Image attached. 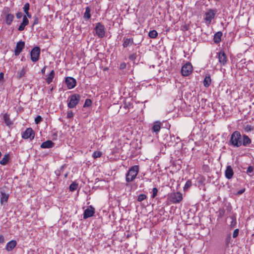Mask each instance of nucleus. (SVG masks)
Listing matches in <instances>:
<instances>
[{
    "mask_svg": "<svg viewBox=\"0 0 254 254\" xmlns=\"http://www.w3.org/2000/svg\"><path fill=\"white\" fill-rule=\"evenodd\" d=\"M80 95L78 94H73L68 97L69 102L67 103L68 108L72 109L75 108L79 103L80 100Z\"/></svg>",
    "mask_w": 254,
    "mask_h": 254,
    "instance_id": "7ed1b4c3",
    "label": "nucleus"
},
{
    "mask_svg": "<svg viewBox=\"0 0 254 254\" xmlns=\"http://www.w3.org/2000/svg\"><path fill=\"white\" fill-rule=\"evenodd\" d=\"M126 66V64H121V67L123 68Z\"/></svg>",
    "mask_w": 254,
    "mask_h": 254,
    "instance_id": "69168bd1",
    "label": "nucleus"
},
{
    "mask_svg": "<svg viewBox=\"0 0 254 254\" xmlns=\"http://www.w3.org/2000/svg\"><path fill=\"white\" fill-rule=\"evenodd\" d=\"M53 90V87H52L50 89V91L52 92Z\"/></svg>",
    "mask_w": 254,
    "mask_h": 254,
    "instance_id": "338daca9",
    "label": "nucleus"
},
{
    "mask_svg": "<svg viewBox=\"0 0 254 254\" xmlns=\"http://www.w3.org/2000/svg\"><path fill=\"white\" fill-rule=\"evenodd\" d=\"M73 117V113L72 111L68 110L67 111V118L68 119H71Z\"/></svg>",
    "mask_w": 254,
    "mask_h": 254,
    "instance_id": "37998d69",
    "label": "nucleus"
},
{
    "mask_svg": "<svg viewBox=\"0 0 254 254\" xmlns=\"http://www.w3.org/2000/svg\"><path fill=\"white\" fill-rule=\"evenodd\" d=\"M9 161V155L8 154H5L2 159L0 161V164L1 165H6Z\"/></svg>",
    "mask_w": 254,
    "mask_h": 254,
    "instance_id": "5701e85b",
    "label": "nucleus"
},
{
    "mask_svg": "<svg viewBox=\"0 0 254 254\" xmlns=\"http://www.w3.org/2000/svg\"><path fill=\"white\" fill-rule=\"evenodd\" d=\"M10 9L8 7H5L2 13L5 16V22L8 25H10L14 18V15L9 13Z\"/></svg>",
    "mask_w": 254,
    "mask_h": 254,
    "instance_id": "423d86ee",
    "label": "nucleus"
},
{
    "mask_svg": "<svg viewBox=\"0 0 254 254\" xmlns=\"http://www.w3.org/2000/svg\"><path fill=\"white\" fill-rule=\"evenodd\" d=\"M22 23L26 26L29 24V20L26 15L23 16Z\"/></svg>",
    "mask_w": 254,
    "mask_h": 254,
    "instance_id": "a19ab883",
    "label": "nucleus"
},
{
    "mask_svg": "<svg viewBox=\"0 0 254 254\" xmlns=\"http://www.w3.org/2000/svg\"><path fill=\"white\" fill-rule=\"evenodd\" d=\"M191 185V182L190 181L188 180L186 183L185 186L184 187V190L186 191Z\"/></svg>",
    "mask_w": 254,
    "mask_h": 254,
    "instance_id": "e433bc0d",
    "label": "nucleus"
},
{
    "mask_svg": "<svg viewBox=\"0 0 254 254\" xmlns=\"http://www.w3.org/2000/svg\"><path fill=\"white\" fill-rule=\"evenodd\" d=\"M217 55L219 63L221 65H224L228 61L226 54L223 51H221Z\"/></svg>",
    "mask_w": 254,
    "mask_h": 254,
    "instance_id": "f8f14e48",
    "label": "nucleus"
},
{
    "mask_svg": "<svg viewBox=\"0 0 254 254\" xmlns=\"http://www.w3.org/2000/svg\"><path fill=\"white\" fill-rule=\"evenodd\" d=\"M222 36V32L221 31L217 32L214 35L213 41L216 44H219L221 41V37Z\"/></svg>",
    "mask_w": 254,
    "mask_h": 254,
    "instance_id": "412c9836",
    "label": "nucleus"
},
{
    "mask_svg": "<svg viewBox=\"0 0 254 254\" xmlns=\"http://www.w3.org/2000/svg\"><path fill=\"white\" fill-rule=\"evenodd\" d=\"M65 83L68 89L74 88L76 85V80L72 77L68 76L65 78Z\"/></svg>",
    "mask_w": 254,
    "mask_h": 254,
    "instance_id": "9d476101",
    "label": "nucleus"
},
{
    "mask_svg": "<svg viewBox=\"0 0 254 254\" xmlns=\"http://www.w3.org/2000/svg\"><path fill=\"white\" fill-rule=\"evenodd\" d=\"M92 105V101L89 99H87L85 100V103L83 105V107H90Z\"/></svg>",
    "mask_w": 254,
    "mask_h": 254,
    "instance_id": "c9c22d12",
    "label": "nucleus"
},
{
    "mask_svg": "<svg viewBox=\"0 0 254 254\" xmlns=\"http://www.w3.org/2000/svg\"><path fill=\"white\" fill-rule=\"evenodd\" d=\"M34 136L35 132L31 127L26 128L22 133V137L25 139L29 138L31 140L34 139Z\"/></svg>",
    "mask_w": 254,
    "mask_h": 254,
    "instance_id": "1a4fd4ad",
    "label": "nucleus"
},
{
    "mask_svg": "<svg viewBox=\"0 0 254 254\" xmlns=\"http://www.w3.org/2000/svg\"><path fill=\"white\" fill-rule=\"evenodd\" d=\"M47 65H45L41 69V73L42 74H44L45 73V71H46V67H47Z\"/></svg>",
    "mask_w": 254,
    "mask_h": 254,
    "instance_id": "4d7b16f0",
    "label": "nucleus"
},
{
    "mask_svg": "<svg viewBox=\"0 0 254 254\" xmlns=\"http://www.w3.org/2000/svg\"><path fill=\"white\" fill-rule=\"evenodd\" d=\"M182 199V194L179 192H176V203L180 202Z\"/></svg>",
    "mask_w": 254,
    "mask_h": 254,
    "instance_id": "c756f323",
    "label": "nucleus"
},
{
    "mask_svg": "<svg viewBox=\"0 0 254 254\" xmlns=\"http://www.w3.org/2000/svg\"><path fill=\"white\" fill-rule=\"evenodd\" d=\"M30 8V4L28 2H27L24 4V6L23 7V9L24 12H27L29 11Z\"/></svg>",
    "mask_w": 254,
    "mask_h": 254,
    "instance_id": "4c0bfd02",
    "label": "nucleus"
},
{
    "mask_svg": "<svg viewBox=\"0 0 254 254\" xmlns=\"http://www.w3.org/2000/svg\"><path fill=\"white\" fill-rule=\"evenodd\" d=\"M218 212H219L218 217L219 218H221L224 216V214L225 213V210L224 208H220L219 209Z\"/></svg>",
    "mask_w": 254,
    "mask_h": 254,
    "instance_id": "72a5a7b5",
    "label": "nucleus"
},
{
    "mask_svg": "<svg viewBox=\"0 0 254 254\" xmlns=\"http://www.w3.org/2000/svg\"><path fill=\"white\" fill-rule=\"evenodd\" d=\"M234 175V171L232 167L228 165L226 167V169L225 171V176L227 179H231L232 178Z\"/></svg>",
    "mask_w": 254,
    "mask_h": 254,
    "instance_id": "2eb2a0df",
    "label": "nucleus"
},
{
    "mask_svg": "<svg viewBox=\"0 0 254 254\" xmlns=\"http://www.w3.org/2000/svg\"><path fill=\"white\" fill-rule=\"evenodd\" d=\"M25 46V42L24 41H19L17 43L16 46L14 49V54L15 56H18L22 51Z\"/></svg>",
    "mask_w": 254,
    "mask_h": 254,
    "instance_id": "ddd939ff",
    "label": "nucleus"
},
{
    "mask_svg": "<svg viewBox=\"0 0 254 254\" xmlns=\"http://www.w3.org/2000/svg\"><path fill=\"white\" fill-rule=\"evenodd\" d=\"M170 200L172 202L175 203V193H171Z\"/></svg>",
    "mask_w": 254,
    "mask_h": 254,
    "instance_id": "6e6d98bb",
    "label": "nucleus"
},
{
    "mask_svg": "<svg viewBox=\"0 0 254 254\" xmlns=\"http://www.w3.org/2000/svg\"><path fill=\"white\" fill-rule=\"evenodd\" d=\"M231 209H232V208H231V206H228L227 207V210L228 212H230V211L231 210Z\"/></svg>",
    "mask_w": 254,
    "mask_h": 254,
    "instance_id": "e2e57ef3",
    "label": "nucleus"
},
{
    "mask_svg": "<svg viewBox=\"0 0 254 254\" xmlns=\"http://www.w3.org/2000/svg\"><path fill=\"white\" fill-rule=\"evenodd\" d=\"M158 36V32L155 30H152L149 31L148 33V36L150 38H156Z\"/></svg>",
    "mask_w": 254,
    "mask_h": 254,
    "instance_id": "c85d7f7f",
    "label": "nucleus"
},
{
    "mask_svg": "<svg viewBox=\"0 0 254 254\" xmlns=\"http://www.w3.org/2000/svg\"><path fill=\"white\" fill-rule=\"evenodd\" d=\"M25 26L26 25L21 23L19 26L18 30L20 31H23L24 29Z\"/></svg>",
    "mask_w": 254,
    "mask_h": 254,
    "instance_id": "de8ad7c7",
    "label": "nucleus"
},
{
    "mask_svg": "<svg viewBox=\"0 0 254 254\" xmlns=\"http://www.w3.org/2000/svg\"><path fill=\"white\" fill-rule=\"evenodd\" d=\"M254 171V167L252 166H249L246 171V173L248 174H250V173H252Z\"/></svg>",
    "mask_w": 254,
    "mask_h": 254,
    "instance_id": "c03bdc74",
    "label": "nucleus"
},
{
    "mask_svg": "<svg viewBox=\"0 0 254 254\" xmlns=\"http://www.w3.org/2000/svg\"><path fill=\"white\" fill-rule=\"evenodd\" d=\"M244 129L245 132H248L253 130L254 129V127L251 125H247L244 126Z\"/></svg>",
    "mask_w": 254,
    "mask_h": 254,
    "instance_id": "7c9ffc66",
    "label": "nucleus"
},
{
    "mask_svg": "<svg viewBox=\"0 0 254 254\" xmlns=\"http://www.w3.org/2000/svg\"><path fill=\"white\" fill-rule=\"evenodd\" d=\"M173 29L170 28V27H166L164 31L166 32V34H167L168 32H170V31L173 32Z\"/></svg>",
    "mask_w": 254,
    "mask_h": 254,
    "instance_id": "3c124183",
    "label": "nucleus"
},
{
    "mask_svg": "<svg viewBox=\"0 0 254 254\" xmlns=\"http://www.w3.org/2000/svg\"><path fill=\"white\" fill-rule=\"evenodd\" d=\"M55 76V72L54 70H52L48 74L47 77L45 78L46 82L49 84H50L52 81L53 80Z\"/></svg>",
    "mask_w": 254,
    "mask_h": 254,
    "instance_id": "6ab92c4d",
    "label": "nucleus"
},
{
    "mask_svg": "<svg viewBox=\"0 0 254 254\" xmlns=\"http://www.w3.org/2000/svg\"><path fill=\"white\" fill-rule=\"evenodd\" d=\"M181 29L183 31H187L189 29V27H188V26L186 24L184 25H183L182 27H181Z\"/></svg>",
    "mask_w": 254,
    "mask_h": 254,
    "instance_id": "5fc2aeb1",
    "label": "nucleus"
},
{
    "mask_svg": "<svg viewBox=\"0 0 254 254\" xmlns=\"http://www.w3.org/2000/svg\"><path fill=\"white\" fill-rule=\"evenodd\" d=\"M34 22H33V26L35 25H37L39 23V18L37 16H35L34 17Z\"/></svg>",
    "mask_w": 254,
    "mask_h": 254,
    "instance_id": "09e8293b",
    "label": "nucleus"
},
{
    "mask_svg": "<svg viewBox=\"0 0 254 254\" xmlns=\"http://www.w3.org/2000/svg\"><path fill=\"white\" fill-rule=\"evenodd\" d=\"M158 189L156 188H154L152 189V194L151 195L152 198H154L157 195Z\"/></svg>",
    "mask_w": 254,
    "mask_h": 254,
    "instance_id": "58836bf2",
    "label": "nucleus"
},
{
    "mask_svg": "<svg viewBox=\"0 0 254 254\" xmlns=\"http://www.w3.org/2000/svg\"><path fill=\"white\" fill-rule=\"evenodd\" d=\"M139 172V166L138 165H134L132 166L126 175V180L127 182L129 183L133 181Z\"/></svg>",
    "mask_w": 254,
    "mask_h": 254,
    "instance_id": "f03ea898",
    "label": "nucleus"
},
{
    "mask_svg": "<svg viewBox=\"0 0 254 254\" xmlns=\"http://www.w3.org/2000/svg\"><path fill=\"white\" fill-rule=\"evenodd\" d=\"M94 213L95 208L92 205H90L84 210L83 218L84 219H86L93 216Z\"/></svg>",
    "mask_w": 254,
    "mask_h": 254,
    "instance_id": "9b49d317",
    "label": "nucleus"
},
{
    "mask_svg": "<svg viewBox=\"0 0 254 254\" xmlns=\"http://www.w3.org/2000/svg\"><path fill=\"white\" fill-rule=\"evenodd\" d=\"M9 195L4 192H1L0 202L2 203L3 202H6L8 199Z\"/></svg>",
    "mask_w": 254,
    "mask_h": 254,
    "instance_id": "bb28decb",
    "label": "nucleus"
},
{
    "mask_svg": "<svg viewBox=\"0 0 254 254\" xmlns=\"http://www.w3.org/2000/svg\"><path fill=\"white\" fill-rule=\"evenodd\" d=\"M231 234H229L227 235L225 240V243L226 246H228V245L231 243Z\"/></svg>",
    "mask_w": 254,
    "mask_h": 254,
    "instance_id": "473e14b6",
    "label": "nucleus"
},
{
    "mask_svg": "<svg viewBox=\"0 0 254 254\" xmlns=\"http://www.w3.org/2000/svg\"><path fill=\"white\" fill-rule=\"evenodd\" d=\"M17 242L15 240H11L8 242L5 246V250L7 252H10L16 247Z\"/></svg>",
    "mask_w": 254,
    "mask_h": 254,
    "instance_id": "f3484780",
    "label": "nucleus"
},
{
    "mask_svg": "<svg viewBox=\"0 0 254 254\" xmlns=\"http://www.w3.org/2000/svg\"><path fill=\"white\" fill-rule=\"evenodd\" d=\"M181 139L179 137H177L176 138V144H177L179 142H180L181 141Z\"/></svg>",
    "mask_w": 254,
    "mask_h": 254,
    "instance_id": "052dcab7",
    "label": "nucleus"
},
{
    "mask_svg": "<svg viewBox=\"0 0 254 254\" xmlns=\"http://www.w3.org/2000/svg\"><path fill=\"white\" fill-rule=\"evenodd\" d=\"M64 168V166H62V167H61V169H63V168Z\"/></svg>",
    "mask_w": 254,
    "mask_h": 254,
    "instance_id": "774afa93",
    "label": "nucleus"
},
{
    "mask_svg": "<svg viewBox=\"0 0 254 254\" xmlns=\"http://www.w3.org/2000/svg\"><path fill=\"white\" fill-rule=\"evenodd\" d=\"M160 129V123L159 122H155L152 127V131L158 132Z\"/></svg>",
    "mask_w": 254,
    "mask_h": 254,
    "instance_id": "a878e982",
    "label": "nucleus"
},
{
    "mask_svg": "<svg viewBox=\"0 0 254 254\" xmlns=\"http://www.w3.org/2000/svg\"><path fill=\"white\" fill-rule=\"evenodd\" d=\"M26 72V67H23L17 73V77L20 79L25 76Z\"/></svg>",
    "mask_w": 254,
    "mask_h": 254,
    "instance_id": "393cba45",
    "label": "nucleus"
},
{
    "mask_svg": "<svg viewBox=\"0 0 254 254\" xmlns=\"http://www.w3.org/2000/svg\"><path fill=\"white\" fill-rule=\"evenodd\" d=\"M147 198V196L145 194H140L138 196L137 201L141 202L144 200H145Z\"/></svg>",
    "mask_w": 254,
    "mask_h": 254,
    "instance_id": "f704fd0d",
    "label": "nucleus"
},
{
    "mask_svg": "<svg viewBox=\"0 0 254 254\" xmlns=\"http://www.w3.org/2000/svg\"><path fill=\"white\" fill-rule=\"evenodd\" d=\"M102 155V152L100 151H94L92 154V157L94 159H96L100 157Z\"/></svg>",
    "mask_w": 254,
    "mask_h": 254,
    "instance_id": "2f4dec72",
    "label": "nucleus"
},
{
    "mask_svg": "<svg viewBox=\"0 0 254 254\" xmlns=\"http://www.w3.org/2000/svg\"><path fill=\"white\" fill-rule=\"evenodd\" d=\"M78 184L76 183L75 182H72L69 186V190L70 191H75L78 188Z\"/></svg>",
    "mask_w": 254,
    "mask_h": 254,
    "instance_id": "cd10ccee",
    "label": "nucleus"
},
{
    "mask_svg": "<svg viewBox=\"0 0 254 254\" xmlns=\"http://www.w3.org/2000/svg\"><path fill=\"white\" fill-rule=\"evenodd\" d=\"M55 145V143L53 142L51 140H47L46 141L43 142L41 144L40 147L42 148H52Z\"/></svg>",
    "mask_w": 254,
    "mask_h": 254,
    "instance_id": "a211bd4d",
    "label": "nucleus"
},
{
    "mask_svg": "<svg viewBox=\"0 0 254 254\" xmlns=\"http://www.w3.org/2000/svg\"><path fill=\"white\" fill-rule=\"evenodd\" d=\"M228 145L234 147L242 146V135L240 131L236 130L231 134Z\"/></svg>",
    "mask_w": 254,
    "mask_h": 254,
    "instance_id": "f257e3e1",
    "label": "nucleus"
},
{
    "mask_svg": "<svg viewBox=\"0 0 254 254\" xmlns=\"http://www.w3.org/2000/svg\"><path fill=\"white\" fill-rule=\"evenodd\" d=\"M211 83V78L209 74L207 73L205 75L204 81L203 85L205 87H208Z\"/></svg>",
    "mask_w": 254,
    "mask_h": 254,
    "instance_id": "aec40b11",
    "label": "nucleus"
},
{
    "mask_svg": "<svg viewBox=\"0 0 254 254\" xmlns=\"http://www.w3.org/2000/svg\"><path fill=\"white\" fill-rule=\"evenodd\" d=\"M123 46L124 48L130 47L134 44L133 38H126L125 37L123 38Z\"/></svg>",
    "mask_w": 254,
    "mask_h": 254,
    "instance_id": "4468645a",
    "label": "nucleus"
},
{
    "mask_svg": "<svg viewBox=\"0 0 254 254\" xmlns=\"http://www.w3.org/2000/svg\"><path fill=\"white\" fill-rule=\"evenodd\" d=\"M4 243V238L2 234H0V244H3Z\"/></svg>",
    "mask_w": 254,
    "mask_h": 254,
    "instance_id": "603ef678",
    "label": "nucleus"
},
{
    "mask_svg": "<svg viewBox=\"0 0 254 254\" xmlns=\"http://www.w3.org/2000/svg\"><path fill=\"white\" fill-rule=\"evenodd\" d=\"M239 232V230L238 229H236L234 231L233 233V237L234 238H236L238 236Z\"/></svg>",
    "mask_w": 254,
    "mask_h": 254,
    "instance_id": "49530a36",
    "label": "nucleus"
},
{
    "mask_svg": "<svg viewBox=\"0 0 254 254\" xmlns=\"http://www.w3.org/2000/svg\"><path fill=\"white\" fill-rule=\"evenodd\" d=\"M245 188H244V189H241V190H238V191H237V193H236V194H237V195H241V194H242V193H243L245 192Z\"/></svg>",
    "mask_w": 254,
    "mask_h": 254,
    "instance_id": "864d4df0",
    "label": "nucleus"
},
{
    "mask_svg": "<svg viewBox=\"0 0 254 254\" xmlns=\"http://www.w3.org/2000/svg\"><path fill=\"white\" fill-rule=\"evenodd\" d=\"M95 30L97 36L100 38H102L105 36V28L104 25L100 22H98L96 24Z\"/></svg>",
    "mask_w": 254,
    "mask_h": 254,
    "instance_id": "20e7f679",
    "label": "nucleus"
},
{
    "mask_svg": "<svg viewBox=\"0 0 254 254\" xmlns=\"http://www.w3.org/2000/svg\"><path fill=\"white\" fill-rule=\"evenodd\" d=\"M40 55V49L39 47H34L30 52V57L31 61L36 63L39 60Z\"/></svg>",
    "mask_w": 254,
    "mask_h": 254,
    "instance_id": "39448f33",
    "label": "nucleus"
},
{
    "mask_svg": "<svg viewBox=\"0 0 254 254\" xmlns=\"http://www.w3.org/2000/svg\"><path fill=\"white\" fill-rule=\"evenodd\" d=\"M217 12L216 9H210L205 14L204 20L208 24H210Z\"/></svg>",
    "mask_w": 254,
    "mask_h": 254,
    "instance_id": "6e6552de",
    "label": "nucleus"
},
{
    "mask_svg": "<svg viewBox=\"0 0 254 254\" xmlns=\"http://www.w3.org/2000/svg\"><path fill=\"white\" fill-rule=\"evenodd\" d=\"M236 223V220L235 219H233L231 222V225H234Z\"/></svg>",
    "mask_w": 254,
    "mask_h": 254,
    "instance_id": "680f3d73",
    "label": "nucleus"
},
{
    "mask_svg": "<svg viewBox=\"0 0 254 254\" xmlns=\"http://www.w3.org/2000/svg\"><path fill=\"white\" fill-rule=\"evenodd\" d=\"M3 119L6 126L10 127L13 124L12 122L10 119L9 115L7 113L3 115Z\"/></svg>",
    "mask_w": 254,
    "mask_h": 254,
    "instance_id": "4be33fe9",
    "label": "nucleus"
},
{
    "mask_svg": "<svg viewBox=\"0 0 254 254\" xmlns=\"http://www.w3.org/2000/svg\"><path fill=\"white\" fill-rule=\"evenodd\" d=\"M55 173H56V175L58 176H59L60 175V173L59 171H56Z\"/></svg>",
    "mask_w": 254,
    "mask_h": 254,
    "instance_id": "0e129e2a",
    "label": "nucleus"
},
{
    "mask_svg": "<svg viewBox=\"0 0 254 254\" xmlns=\"http://www.w3.org/2000/svg\"><path fill=\"white\" fill-rule=\"evenodd\" d=\"M91 9L89 6L85 8V11L84 13L83 18L87 20L91 18V15L90 14Z\"/></svg>",
    "mask_w": 254,
    "mask_h": 254,
    "instance_id": "b1692460",
    "label": "nucleus"
},
{
    "mask_svg": "<svg viewBox=\"0 0 254 254\" xmlns=\"http://www.w3.org/2000/svg\"><path fill=\"white\" fill-rule=\"evenodd\" d=\"M4 79V73L3 72L0 73V80H3Z\"/></svg>",
    "mask_w": 254,
    "mask_h": 254,
    "instance_id": "bf43d9fd",
    "label": "nucleus"
},
{
    "mask_svg": "<svg viewBox=\"0 0 254 254\" xmlns=\"http://www.w3.org/2000/svg\"><path fill=\"white\" fill-rule=\"evenodd\" d=\"M136 58V54L135 53L132 54L129 56L128 59L130 61L134 62Z\"/></svg>",
    "mask_w": 254,
    "mask_h": 254,
    "instance_id": "79ce46f5",
    "label": "nucleus"
},
{
    "mask_svg": "<svg viewBox=\"0 0 254 254\" xmlns=\"http://www.w3.org/2000/svg\"><path fill=\"white\" fill-rule=\"evenodd\" d=\"M252 142L251 139L246 134H244L242 136V145L248 146Z\"/></svg>",
    "mask_w": 254,
    "mask_h": 254,
    "instance_id": "dca6fc26",
    "label": "nucleus"
},
{
    "mask_svg": "<svg viewBox=\"0 0 254 254\" xmlns=\"http://www.w3.org/2000/svg\"><path fill=\"white\" fill-rule=\"evenodd\" d=\"M23 14L21 12H18L16 13V17L17 19H20L22 17Z\"/></svg>",
    "mask_w": 254,
    "mask_h": 254,
    "instance_id": "8fccbe9b",
    "label": "nucleus"
},
{
    "mask_svg": "<svg viewBox=\"0 0 254 254\" xmlns=\"http://www.w3.org/2000/svg\"><path fill=\"white\" fill-rule=\"evenodd\" d=\"M58 137V132L57 131L53 132L52 134V138L53 140H57Z\"/></svg>",
    "mask_w": 254,
    "mask_h": 254,
    "instance_id": "a18cd8bd",
    "label": "nucleus"
},
{
    "mask_svg": "<svg viewBox=\"0 0 254 254\" xmlns=\"http://www.w3.org/2000/svg\"><path fill=\"white\" fill-rule=\"evenodd\" d=\"M25 13L26 14V16L27 17H28L29 18H31L32 15L28 12H25Z\"/></svg>",
    "mask_w": 254,
    "mask_h": 254,
    "instance_id": "13d9d810",
    "label": "nucleus"
},
{
    "mask_svg": "<svg viewBox=\"0 0 254 254\" xmlns=\"http://www.w3.org/2000/svg\"><path fill=\"white\" fill-rule=\"evenodd\" d=\"M192 66L191 64L188 62L185 64L181 68V73L183 76H187L189 75L192 71Z\"/></svg>",
    "mask_w": 254,
    "mask_h": 254,
    "instance_id": "0eeeda50",
    "label": "nucleus"
},
{
    "mask_svg": "<svg viewBox=\"0 0 254 254\" xmlns=\"http://www.w3.org/2000/svg\"><path fill=\"white\" fill-rule=\"evenodd\" d=\"M43 120L42 118L40 116H37L35 119V122L36 124L41 123Z\"/></svg>",
    "mask_w": 254,
    "mask_h": 254,
    "instance_id": "ea45409f",
    "label": "nucleus"
}]
</instances>
